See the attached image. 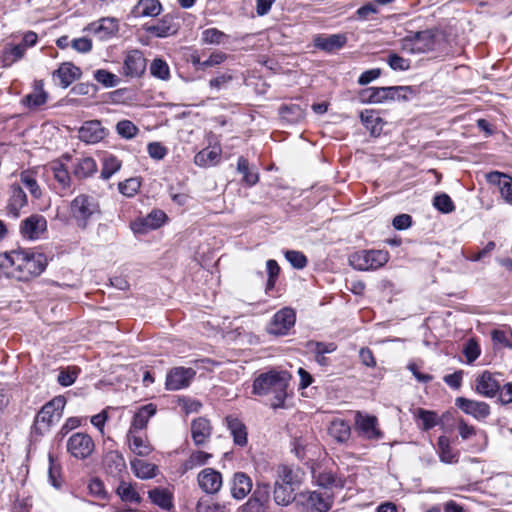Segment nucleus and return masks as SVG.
Masks as SVG:
<instances>
[{
	"label": "nucleus",
	"instance_id": "f8f14e48",
	"mask_svg": "<svg viewBox=\"0 0 512 512\" xmlns=\"http://www.w3.org/2000/svg\"><path fill=\"white\" fill-rule=\"evenodd\" d=\"M198 487L208 495L217 494L223 486L222 474L213 468H204L197 475Z\"/></svg>",
	"mask_w": 512,
	"mask_h": 512
},
{
	"label": "nucleus",
	"instance_id": "338daca9",
	"mask_svg": "<svg viewBox=\"0 0 512 512\" xmlns=\"http://www.w3.org/2000/svg\"><path fill=\"white\" fill-rule=\"evenodd\" d=\"M88 489L91 495L99 499L104 500L107 498V492L105 490L104 484L98 478H94L89 482Z\"/></svg>",
	"mask_w": 512,
	"mask_h": 512
},
{
	"label": "nucleus",
	"instance_id": "f257e3e1",
	"mask_svg": "<svg viewBox=\"0 0 512 512\" xmlns=\"http://www.w3.org/2000/svg\"><path fill=\"white\" fill-rule=\"evenodd\" d=\"M8 276L18 281H29L39 276L48 264L47 257L31 249H17L8 252Z\"/></svg>",
	"mask_w": 512,
	"mask_h": 512
},
{
	"label": "nucleus",
	"instance_id": "20e7f679",
	"mask_svg": "<svg viewBox=\"0 0 512 512\" xmlns=\"http://www.w3.org/2000/svg\"><path fill=\"white\" fill-rule=\"evenodd\" d=\"M65 405L66 399L62 395L54 397L43 405L34 420L35 433L43 435L48 432L52 425L61 419Z\"/></svg>",
	"mask_w": 512,
	"mask_h": 512
},
{
	"label": "nucleus",
	"instance_id": "e2e57ef3",
	"mask_svg": "<svg viewBox=\"0 0 512 512\" xmlns=\"http://www.w3.org/2000/svg\"><path fill=\"white\" fill-rule=\"evenodd\" d=\"M387 63L392 70L405 71L410 68V61L396 53H391L388 56Z\"/></svg>",
	"mask_w": 512,
	"mask_h": 512
},
{
	"label": "nucleus",
	"instance_id": "2f4dec72",
	"mask_svg": "<svg viewBox=\"0 0 512 512\" xmlns=\"http://www.w3.org/2000/svg\"><path fill=\"white\" fill-rule=\"evenodd\" d=\"M328 434L338 443L345 444L351 437V427L343 419H333L328 427Z\"/></svg>",
	"mask_w": 512,
	"mask_h": 512
},
{
	"label": "nucleus",
	"instance_id": "79ce46f5",
	"mask_svg": "<svg viewBox=\"0 0 512 512\" xmlns=\"http://www.w3.org/2000/svg\"><path fill=\"white\" fill-rule=\"evenodd\" d=\"M48 98L47 93L43 89V84L41 81L35 83L34 91L28 95H26L22 99V103L29 108H37L46 103Z\"/></svg>",
	"mask_w": 512,
	"mask_h": 512
},
{
	"label": "nucleus",
	"instance_id": "39448f33",
	"mask_svg": "<svg viewBox=\"0 0 512 512\" xmlns=\"http://www.w3.org/2000/svg\"><path fill=\"white\" fill-rule=\"evenodd\" d=\"M389 260V254L383 250H361L349 256V264L356 270H376Z\"/></svg>",
	"mask_w": 512,
	"mask_h": 512
},
{
	"label": "nucleus",
	"instance_id": "9d476101",
	"mask_svg": "<svg viewBox=\"0 0 512 512\" xmlns=\"http://www.w3.org/2000/svg\"><path fill=\"white\" fill-rule=\"evenodd\" d=\"M143 30L157 38H167L177 34L180 24L174 14L167 13L153 24H144Z\"/></svg>",
	"mask_w": 512,
	"mask_h": 512
},
{
	"label": "nucleus",
	"instance_id": "9b49d317",
	"mask_svg": "<svg viewBox=\"0 0 512 512\" xmlns=\"http://www.w3.org/2000/svg\"><path fill=\"white\" fill-rule=\"evenodd\" d=\"M296 321L295 312L290 308L278 311L267 326V332L272 335H286Z\"/></svg>",
	"mask_w": 512,
	"mask_h": 512
},
{
	"label": "nucleus",
	"instance_id": "c756f323",
	"mask_svg": "<svg viewBox=\"0 0 512 512\" xmlns=\"http://www.w3.org/2000/svg\"><path fill=\"white\" fill-rule=\"evenodd\" d=\"M162 12V4L159 0H139L131 10L135 18L156 17Z\"/></svg>",
	"mask_w": 512,
	"mask_h": 512
},
{
	"label": "nucleus",
	"instance_id": "0e129e2a",
	"mask_svg": "<svg viewBox=\"0 0 512 512\" xmlns=\"http://www.w3.org/2000/svg\"><path fill=\"white\" fill-rule=\"evenodd\" d=\"M233 75L230 73H222L209 81V86L212 90L219 91L227 87L233 80Z\"/></svg>",
	"mask_w": 512,
	"mask_h": 512
},
{
	"label": "nucleus",
	"instance_id": "4c0bfd02",
	"mask_svg": "<svg viewBox=\"0 0 512 512\" xmlns=\"http://www.w3.org/2000/svg\"><path fill=\"white\" fill-rule=\"evenodd\" d=\"M130 464L135 476L139 479H151L157 475L158 467L155 464L140 459L131 460Z\"/></svg>",
	"mask_w": 512,
	"mask_h": 512
},
{
	"label": "nucleus",
	"instance_id": "7ed1b4c3",
	"mask_svg": "<svg viewBox=\"0 0 512 512\" xmlns=\"http://www.w3.org/2000/svg\"><path fill=\"white\" fill-rule=\"evenodd\" d=\"M69 213L77 228L86 230L90 222L99 218L102 212L96 197L82 193L70 202Z\"/></svg>",
	"mask_w": 512,
	"mask_h": 512
},
{
	"label": "nucleus",
	"instance_id": "412c9836",
	"mask_svg": "<svg viewBox=\"0 0 512 512\" xmlns=\"http://www.w3.org/2000/svg\"><path fill=\"white\" fill-rule=\"evenodd\" d=\"M346 43L345 34L318 35L314 38V46L328 53L340 50Z\"/></svg>",
	"mask_w": 512,
	"mask_h": 512
},
{
	"label": "nucleus",
	"instance_id": "cd10ccee",
	"mask_svg": "<svg viewBox=\"0 0 512 512\" xmlns=\"http://www.w3.org/2000/svg\"><path fill=\"white\" fill-rule=\"evenodd\" d=\"M476 391L485 397H494L500 391V384L492 373L485 371L476 380Z\"/></svg>",
	"mask_w": 512,
	"mask_h": 512
},
{
	"label": "nucleus",
	"instance_id": "473e14b6",
	"mask_svg": "<svg viewBox=\"0 0 512 512\" xmlns=\"http://www.w3.org/2000/svg\"><path fill=\"white\" fill-rule=\"evenodd\" d=\"M488 181L499 187L500 194L506 202H512V178L495 171L488 174Z\"/></svg>",
	"mask_w": 512,
	"mask_h": 512
},
{
	"label": "nucleus",
	"instance_id": "5fc2aeb1",
	"mask_svg": "<svg viewBox=\"0 0 512 512\" xmlns=\"http://www.w3.org/2000/svg\"><path fill=\"white\" fill-rule=\"evenodd\" d=\"M94 78L106 88L115 87L119 83V78L115 74L104 69L95 71Z\"/></svg>",
	"mask_w": 512,
	"mask_h": 512
},
{
	"label": "nucleus",
	"instance_id": "393cba45",
	"mask_svg": "<svg viewBox=\"0 0 512 512\" xmlns=\"http://www.w3.org/2000/svg\"><path fill=\"white\" fill-rule=\"evenodd\" d=\"M212 427L208 419L199 417L191 423V437L196 446L204 445L210 438Z\"/></svg>",
	"mask_w": 512,
	"mask_h": 512
},
{
	"label": "nucleus",
	"instance_id": "5701e85b",
	"mask_svg": "<svg viewBox=\"0 0 512 512\" xmlns=\"http://www.w3.org/2000/svg\"><path fill=\"white\" fill-rule=\"evenodd\" d=\"M126 439L129 449L137 456L146 457L153 451V446L147 437L139 435L138 432L127 431Z\"/></svg>",
	"mask_w": 512,
	"mask_h": 512
},
{
	"label": "nucleus",
	"instance_id": "a18cd8bd",
	"mask_svg": "<svg viewBox=\"0 0 512 512\" xmlns=\"http://www.w3.org/2000/svg\"><path fill=\"white\" fill-rule=\"evenodd\" d=\"M237 171L243 174V181L249 186L255 185L259 180L258 173L250 171L249 162L244 157H239L237 162Z\"/></svg>",
	"mask_w": 512,
	"mask_h": 512
},
{
	"label": "nucleus",
	"instance_id": "6e6d98bb",
	"mask_svg": "<svg viewBox=\"0 0 512 512\" xmlns=\"http://www.w3.org/2000/svg\"><path fill=\"white\" fill-rule=\"evenodd\" d=\"M416 415L422 421V429L425 431L432 429L438 424L437 414L433 411L419 408L416 411Z\"/></svg>",
	"mask_w": 512,
	"mask_h": 512
},
{
	"label": "nucleus",
	"instance_id": "a19ab883",
	"mask_svg": "<svg viewBox=\"0 0 512 512\" xmlns=\"http://www.w3.org/2000/svg\"><path fill=\"white\" fill-rule=\"evenodd\" d=\"M148 497L157 506L170 510L173 507V495L165 488H154L148 492Z\"/></svg>",
	"mask_w": 512,
	"mask_h": 512
},
{
	"label": "nucleus",
	"instance_id": "ddd939ff",
	"mask_svg": "<svg viewBox=\"0 0 512 512\" xmlns=\"http://www.w3.org/2000/svg\"><path fill=\"white\" fill-rule=\"evenodd\" d=\"M47 230V221L40 214H32L22 220L20 234L24 239L36 240Z\"/></svg>",
	"mask_w": 512,
	"mask_h": 512
},
{
	"label": "nucleus",
	"instance_id": "1a4fd4ad",
	"mask_svg": "<svg viewBox=\"0 0 512 512\" xmlns=\"http://www.w3.org/2000/svg\"><path fill=\"white\" fill-rule=\"evenodd\" d=\"M355 430L360 437L366 440H380L384 437L383 432L379 428L377 417L363 414L360 411L355 415Z\"/></svg>",
	"mask_w": 512,
	"mask_h": 512
},
{
	"label": "nucleus",
	"instance_id": "ea45409f",
	"mask_svg": "<svg viewBox=\"0 0 512 512\" xmlns=\"http://www.w3.org/2000/svg\"><path fill=\"white\" fill-rule=\"evenodd\" d=\"M295 489L292 487L276 481L274 485L273 497L274 501L278 505L287 506L293 500H297V496L294 494Z\"/></svg>",
	"mask_w": 512,
	"mask_h": 512
},
{
	"label": "nucleus",
	"instance_id": "c03bdc74",
	"mask_svg": "<svg viewBox=\"0 0 512 512\" xmlns=\"http://www.w3.org/2000/svg\"><path fill=\"white\" fill-rule=\"evenodd\" d=\"M212 454L207 453L205 451H194L192 452L189 457L184 461L182 464V468L184 472H187L189 470L195 469L197 467L204 466L209 462V460L212 458Z\"/></svg>",
	"mask_w": 512,
	"mask_h": 512
},
{
	"label": "nucleus",
	"instance_id": "37998d69",
	"mask_svg": "<svg viewBox=\"0 0 512 512\" xmlns=\"http://www.w3.org/2000/svg\"><path fill=\"white\" fill-rule=\"evenodd\" d=\"M363 125L372 135H379L382 130V119L373 110H364L360 113Z\"/></svg>",
	"mask_w": 512,
	"mask_h": 512
},
{
	"label": "nucleus",
	"instance_id": "f704fd0d",
	"mask_svg": "<svg viewBox=\"0 0 512 512\" xmlns=\"http://www.w3.org/2000/svg\"><path fill=\"white\" fill-rule=\"evenodd\" d=\"M156 413V406L147 404L142 406L134 415L128 431L138 432L146 428L149 419Z\"/></svg>",
	"mask_w": 512,
	"mask_h": 512
},
{
	"label": "nucleus",
	"instance_id": "aec40b11",
	"mask_svg": "<svg viewBox=\"0 0 512 512\" xmlns=\"http://www.w3.org/2000/svg\"><path fill=\"white\" fill-rule=\"evenodd\" d=\"M305 473L298 467L281 465L277 468V480L281 483L297 489L304 481Z\"/></svg>",
	"mask_w": 512,
	"mask_h": 512
},
{
	"label": "nucleus",
	"instance_id": "8fccbe9b",
	"mask_svg": "<svg viewBox=\"0 0 512 512\" xmlns=\"http://www.w3.org/2000/svg\"><path fill=\"white\" fill-rule=\"evenodd\" d=\"M121 168V161L115 156L109 155L103 159L101 178L107 180Z\"/></svg>",
	"mask_w": 512,
	"mask_h": 512
},
{
	"label": "nucleus",
	"instance_id": "13d9d810",
	"mask_svg": "<svg viewBox=\"0 0 512 512\" xmlns=\"http://www.w3.org/2000/svg\"><path fill=\"white\" fill-rule=\"evenodd\" d=\"M116 131L121 137L132 139L137 135L139 129L130 120H122L117 123Z\"/></svg>",
	"mask_w": 512,
	"mask_h": 512
},
{
	"label": "nucleus",
	"instance_id": "58836bf2",
	"mask_svg": "<svg viewBox=\"0 0 512 512\" xmlns=\"http://www.w3.org/2000/svg\"><path fill=\"white\" fill-rule=\"evenodd\" d=\"M50 170L53 174L55 181L59 184L61 189H69L71 187L72 179L68 168L60 161H54L50 165Z\"/></svg>",
	"mask_w": 512,
	"mask_h": 512
},
{
	"label": "nucleus",
	"instance_id": "603ef678",
	"mask_svg": "<svg viewBox=\"0 0 512 512\" xmlns=\"http://www.w3.org/2000/svg\"><path fill=\"white\" fill-rule=\"evenodd\" d=\"M280 115L289 122H297L303 118V111L295 104L283 105L280 107Z\"/></svg>",
	"mask_w": 512,
	"mask_h": 512
},
{
	"label": "nucleus",
	"instance_id": "864d4df0",
	"mask_svg": "<svg viewBox=\"0 0 512 512\" xmlns=\"http://www.w3.org/2000/svg\"><path fill=\"white\" fill-rule=\"evenodd\" d=\"M20 180L22 182V184L28 188V190L30 191L31 195L34 197V198H40L41 196V190L37 184V181H36V178L34 177L33 173H31L30 171H24L20 174Z\"/></svg>",
	"mask_w": 512,
	"mask_h": 512
},
{
	"label": "nucleus",
	"instance_id": "423d86ee",
	"mask_svg": "<svg viewBox=\"0 0 512 512\" xmlns=\"http://www.w3.org/2000/svg\"><path fill=\"white\" fill-rule=\"evenodd\" d=\"M297 503L303 512H327L333 504V497L327 492L303 491L297 495Z\"/></svg>",
	"mask_w": 512,
	"mask_h": 512
},
{
	"label": "nucleus",
	"instance_id": "49530a36",
	"mask_svg": "<svg viewBox=\"0 0 512 512\" xmlns=\"http://www.w3.org/2000/svg\"><path fill=\"white\" fill-rule=\"evenodd\" d=\"M316 482L319 486H321L323 488H332V487L342 488L344 486L343 481L340 478H338L331 471L320 472L316 476Z\"/></svg>",
	"mask_w": 512,
	"mask_h": 512
},
{
	"label": "nucleus",
	"instance_id": "f3484780",
	"mask_svg": "<svg viewBox=\"0 0 512 512\" xmlns=\"http://www.w3.org/2000/svg\"><path fill=\"white\" fill-rule=\"evenodd\" d=\"M78 134L81 141L87 144H95L103 140L108 132L99 120H90L83 123Z\"/></svg>",
	"mask_w": 512,
	"mask_h": 512
},
{
	"label": "nucleus",
	"instance_id": "b1692460",
	"mask_svg": "<svg viewBox=\"0 0 512 512\" xmlns=\"http://www.w3.org/2000/svg\"><path fill=\"white\" fill-rule=\"evenodd\" d=\"M71 170L75 178L83 180L97 172V164L92 157L76 158L72 161Z\"/></svg>",
	"mask_w": 512,
	"mask_h": 512
},
{
	"label": "nucleus",
	"instance_id": "69168bd1",
	"mask_svg": "<svg viewBox=\"0 0 512 512\" xmlns=\"http://www.w3.org/2000/svg\"><path fill=\"white\" fill-rule=\"evenodd\" d=\"M226 59H227L226 53L221 52V51H215L206 60H204L201 63V69L203 70V69H206L209 67L218 66V65L222 64L223 62H225Z\"/></svg>",
	"mask_w": 512,
	"mask_h": 512
},
{
	"label": "nucleus",
	"instance_id": "6ab92c4d",
	"mask_svg": "<svg viewBox=\"0 0 512 512\" xmlns=\"http://www.w3.org/2000/svg\"><path fill=\"white\" fill-rule=\"evenodd\" d=\"M455 404L465 414L471 415L478 420L485 419L490 414V407L485 402L458 397Z\"/></svg>",
	"mask_w": 512,
	"mask_h": 512
},
{
	"label": "nucleus",
	"instance_id": "bf43d9fd",
	"mask_svg": "<svg viewBox=\"0 0 512 512\" xmlns=\"http://www.w3.org/2000/svg\"><path fill=\"white\" fill-rule=\"evenodd\" d=\"M150 72L153 76L167 80L170 76V71L167 63L162 59H154L150 65Z\"/></svg>",
	"mask_w": 512,
	"mask_h": 512
},
{
	"label": "nucleus",
	"instance_id": "4468645a",
	"mask_svg": "<svg viewBox=\"0 0 512 512\" xmlns=\"http://www.w3.org/2000/svg\"><path fill=\"white\" fill-rule=\"evenodd\" d=\"M270 499V485L258 483L250 499L243 505V512H265Z\"/></svg>",
	"mask_w": 512,
	"mask_h": 512
},
{
	"label": "nucleus",
	"instance_id": "a878e982",
	"mask_svg": "<svg viewBox=\"0 0 512 512\" xmlns=\"http://www.w3.org/2000/svg\"><path fill=\"white\" fill-rule=\"evenodd\" d=\"M222 148L220 144H215L202 149L194 156V163L199 167H211L220 162Z\"/></svg>",
	"mask_w": 512,
	"mask_h": 512
},
{
	"label": "nucleus",
	"instance_id": "3c124183",
	"mask_svg": "<svg viewBox=\"0 0 512 512\" xmlns=\"http://www.w3.org/2000/svg\"><path fill=\"white\" fill-rule=\"evenodd\" d=\"M25 46L22 44L13 45L5 48L3 61L6 65H11L21 59L25 53Z\"/></svg>",
	"mask_w": 512,
	"mask_h": 512
},
{
	"label": "nucleus",
	"instance_id": "c9c22d12",
	"mask_svg": "<svg viewBox=\"0 0 512 512\" xmlns=\"http://www.w3.org/2000/svg\"><path fill=\"white\" fill-rule=\"evenodd\" d=\"M437 454L441 462L445 464H454L458 462V453L454 452L450 446V440L447 436H440L437 441Z\"/></svg>",
	"mask_w": 512,
	"mask_h": 512
},
{
	"label": "nucleus",
	"instance_id": "052dcab7",
	"mask_svg": "<svg viewBox=\"0 0 512 512\" xmlns=\"http://www.w3.org/2000/svg\"><path fill=\"white\" fill-rule=\"evenodd\" d=\"M285 258L295 269H303L308 263L307 257L302 252L296 250H287Z\"/></svg>",
	"mask_w": 512,
	"mask_h": 512
},
{
	"label": "nucleus",
	"instance_id": "6e6552de",
	"mask_svg": "<svg viewBox=\"0 0 512 512\" xmlns=\"http://www.w3.org/2000/svg\"><path fill=\"white\" fill-rule=\"evenodd\" d=\"M66 448L72 457L84 460L93 453L95 443L87 433L76 432L68 438Z\"/></svg>",
	"mask_w": 512,
	"mask_h": 512
},
{
	"label": "nucleus",
	"instance_id": "c85d7f7f",
	"mask_svg": "<svg viewBox=\"0 0 512 512\" xmlns=\"http://www.w3.org/2000/svg\"><path fill=\"white\" fill-rule=\"evenodd\" d=\"M80 76L81 70L72 63L61 64L53 73V77L59 80V85L64 89L80 78Z\"/></svg>",
	"mask_w": 512,
	"mask_h": 512
},
{
	"label": "nucleus",
	"instance_id": "2eb2a0df",
	"mask_svg": "<svg viewBox=\"0 0 512 512\" xmlns=\"http://www.w3.org/2000/svg\"><path fill=\"white\" fill-rule=\"evenodd\" d=\"M123 74L134 78L141 76L146 69V59L140 50L128 51L124 57Z\"/></svg>",
	"mask_w": 512,
	"mask_h": 512
},
{
	"label": "nucleus",
	"instance_id": "de8ad7c7",
	"mask_svg": "<svg viewBox=\"0 0 512 512\" xmlns=\"http://www.w3.org/2000/svg\"><path fill=\"white\" fill-rule=\"evenodd\" d=\"M229 36L217 28H208L202 32V40L206 44L219 45L228 40Z\"/></svg>",
	"mask_w": 512,
	"mask_h": 512
},
{
	"label": "nucleus",
	"instance_id": "4d7b16f0",
	"mask_svg": "<svg viewBox=\"0 0 512 512\" xmlns=\"http://www.w3.org/2000/svg\"><path fill=\"white\" fill-rule=\"evenodd\" d=\"M433 205L436 209L445 214L451 213L455 210L452 199L445 193L436 195L433 199Z\"/></svg>",
	"mask_w": 512,
	"mask_h": 512
},
{
	"label": "nucleus",
	"instance_id": "09e8293b",
	"mask_svg": "<svg viewBox=\"0 0 512 512\" xmlns=\"http://www.w3.org/2000/svg\"><path fill=\"white\" fill-rule=\"evenodd\" d=\"M117 494L123 501L140 503L141 497L135 488L126 482H121L117 488Z\"/></svg>",
	"mask_w": 512,
	"mask_h": 512
},
{
	"label": "nucleus",
	"instance_id": "7c9ffc66",
	"mask_svg": "<svg viewBox=\"0 0 512 512\" xmlns=\"http://www.w3.org/2000/svg\"><path fill=\"white\" fill-rule=\"evenodd\" d=\"M252 489V481L248 475L243 472L234 474L231 483V494L235 499L245 498Z\"/></svg>",
	"mask_w": 512,
	"mask_h": 512
},
{
	"label": "nucleus",
	"instance_id": "bb28decb",
	"mask_svg": "<svg viewBox=\"0 0 512 512\" xmlns=\"http://www.w3.org/2000/svg\"><path fill=\"white\" fill-rule=\"evenodd\" d=\"M166 220V214L161 210H153L145 218L133 224L136 233H146L149 230L159 228Z\"/></svg>",
	"mask_w": 512,
	"mask_h": 512
},
{
	"label": "nucleus",
	"instance_id": "dca6fc26",
	"mask_svg": "<svg viewBox=\"0 0 512 512\" xmlns=\"http://www.w3.org/2000/svg\"><path fill=\"white\" fill-rule=\"evenodd\" d=\"M195 374L196 372L192 368H173L166 376V389L176 391L187 387Z\"/></svg>",
	"mask_w": 512,
	"mask_h": 512
},
{
	"label": "nucleus",
	"instance_id": "0eeeda50",
	"mask_svg": "<svg viewBox=\"0 0 512 512\" xmlns=\"http://www.w3.org/2000/svg\"><path fill=\"white\" fill-rule=\"evenodd\" d=\"M409 90L410 87L407 86L369 87L361 92V97L369 103L379 104L388 100L405 98L402 92Z\"/></svg>",
	"mask_w": 512,
	"mask_h": 512
},
{
	"label": "nucleus",
	"instance_id": "72a5a7b5",
	"mask_svg": "<svg viewBox=\"0 0 512 512\" xmlns=\"http://www.w3.org/2000/svg\"><path fill=\"white\" fill-rule=\"evenodd\" d=\"M104 467L106 471L116 477L126 470V462L119 451H109L104 456Z\"/></svg>",
	"mask_w": 512,
	"mask_h": 512
},
{
	"label": "nucleus",
	"instance_id": "680f3d73",
	"mask_svg": "<svg viewBox=\"0 0 512 512\" xmlns=\"http://www.w3.org/2000/svg\"><path fill=\"white\" fill-rule=\"evenodd\" d=\"M140 188V181L137 178H129L124 182H120L118 189L124 196H134Z\"/></svg>",
	"mask_w": 512,
	"mask_h": 512
},
{
	"label": "nucleus",
	"instance_id": "a211bd4d",
	"mask_svg": "<svg viewBox=\"0 0 512 512\" xmlns=\"http://www.w3.org/2000/svg\"><path fill=\"white\" fill-rule=\"evenodd\" d=\"M86 29L100 39H108L118 32L119 22L114 17H103L90 23Z\"/></svg>",
	"mask_w": 512,
	"mask_h": 512
},
{
	"label": "nucleus",
	"instance_id": "f03ea898",
	"mask_svg": "<svg viewBox=\"0 0 512 512\" xmlns=\"http://www.w3.org/2000/svg\"><path fill=\"white\" fill-rule=\"evenodd\" d=\"M291 376L287 371L270 370L255 378L252 393L258 396L272 395L271 407H283Z\"/></svg>",
	"mask_w": 512,
	"mask_h": 512
},
{
	"label": "nucleus",
	"instance_id": "e433bc0d",
	"mask_svg": "<svg viewBox=\"0 0 512 512\" xmlns=\"http://www.w3.org/2000/svg\"><path fill=\"white\" fill-rule=\"evenodd\" d=\"M227 427L233 436L235 444L244 446L247 444V431L245 425L238 419L232 416L226 417Z\"/></svg>",
	"mask_w": 512,
	"mask_h": 512
},
{
	"label": "nucleus",
	"instance_id": "774afa93",
	"mask_svg": "<svg viewBox=\"0 0 512 512\" xmlns=\"http://www.w3.org/2000/svg\"><path fill=\"white\" fill-rule=\"evenodd\" d=\"M196 512H225V510L224 507L219 504L200 499L196 505Z\"/></svg>",
	"mask_w": 512,
	"mask_h": 512
},
{
	"label": "nucleus",
	"instance_id": "4be33fe9",
	"mask_svg": "<svg viewBox=\"0 0 512 512\" xmlns=\"http://www.w3.org/2000/svg\"><path fill=\"white\" fill-rule=\"evenodd\" d=\"M27 204V196L18 184L10 187V196L7 203V213L13 218H18L20 211Z\"/></svg>",
	"mask_w": 512,
	"mask_h": 512
}]
</instances>
